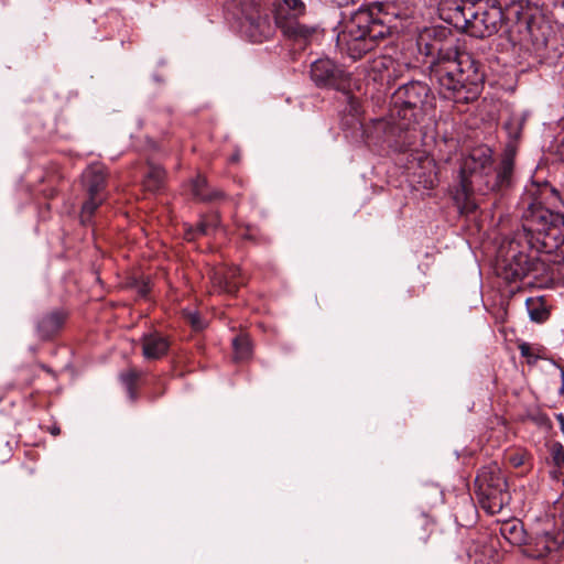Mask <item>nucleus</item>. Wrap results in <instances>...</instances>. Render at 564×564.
Segmentation results:
<instances>
[{
    "label": "nucleus",
    "instance_id": "obj_1",
    "mask_svg": "<svg viewBox=\"0 0 564 564\" xmlns=\"http://www.w3.org/2000/svg\"><path fill=\"white\" fill-rule=\"evenodd\" d=\"M521 229L502 241L497 252L496 273L507 282H516L539 272L541 261L528 252L552 253L564 241V215L532 202L522 214Z\"/></svg>",
    "mask_w": 564,
    "mask_h": 564
},
{
    "label": "nucleus",
    "instance_id": "obj_2",
    "mask_svg": "<svg viewBox=\"0 0 564 564\" xmlns=\"http://www.w3.org/2000/svg\"><path fill=\"white\" fill-rule=\"evenodd\" d=\"M419 51L432 58L431 77L444 98L457 104L475 100L485 80L480 64L468 52L457 50L452 31L443 25L424 28L417 35Z\"/></svg>",
    "mask_w": 564,
    "mask_h": 564
},
{
    "label": "nucleus",
    "instance_id": "obj_3",
    "mask_svg": "<svg viewBox=\"0 0 564 564\" xmlns=\"http://www.w3.org/2000/svg\"><path fill=\"white\" fill-rule=\"evenodd\" d=\"M516 153V147L508 144L494 170L491 149L487 145L473 149L463 160L459 171V185L465 198L508 189L513 182Z\"/></svg>",
    "mask_w": 564,
    "mask_h": 564
},
{
    "label": "nucleus",
    "instance_id": "obj_4",
    "mask_svg": "<svg viewBox=\"0 0 564 564\" xmlns=\"http://www.w3.org/2000/svg\"><path fill=\"white\" fill-rule=\"evenodd\" d=\"M386 18L378 2L359 8L350 14L344 30L338 33L337 46L352 59L361 58L390 34Z\"/></svg>",
    "mask_w": 564,
    "mask_h": 564
},
{
    "label": "nucleus",
    "instance_id": "obj_5",
    "mask_svg": "<svg viewBox=\"0 0 564 564\" xmlns=\"http://www.w3.org/2000/svg\"><path fill=\"white\" fill-rule=\"evenodd\" d=\"M452 19L470 36L485 39L496 34L503 23V11L497 0H447Z\"/></svg>",
    "mask_w": 564,
    "mask_h": 564
},
{
    "label": "nucleus",
    "instance_id": "obj_6",
    "mask_svg": "<svg viewBox=\"0 0 564 564\" xmlns=\"http://www.w3.org/2000/svg\"><path fill=\"white\" fill-rule=\"evenodd\" d=\"M432 101L431 89L422 82L413 80L400 86L392 96L393 123L401 131L413 129L432 107Z\"/></svg>",
    "mask_w": 564,
    "mask_h": 564
},
{
    "label": "nucleus",
    "instance_id": "obj_7",
    "mask_svg": "<svg viewBox=\"0 0 564 564\" xmlns=\"http://www.w3.org/2000/svg\"><path fill=\"white\" fill-rule=\"evenodd\" d=\"M475 494L489 514L499 513L511 500L505 474L497 463L482 467L475 479Z\"/></svg>",
    "mask_w": 564,
    "mask_h": 564
},
{
    "label": "nucleus",
    "instance_id": "obj_8",
    "mask_svg": "<svg viewBox=\"0 0 564 564\" xmlns=\"http://www.w3.org/2000/svg\"><path fill=\"white\" fill-rule=\"evenodd\" d=\"M83 187L87 198L80 210V221L88 225L97 208L106 200V173L102 165L93 164L82 174Z\"/></svg>",
    "mask_w": 564,
    "mask_h": 564
},
{
    "label": "nucleus",
    "instance_id": "obj_9",
    "mask_svg": "<svg viewBox=\"0 0 564 564\" xmlns=\"http://www.w3.org/2000/svg\"><path fill=\"white\" fill-rule=\"evenodd\" d=\"M285 8L290 19H296L305 12L303 0H284ZM286 19L288 17L284 14V48L288 47L293 56L307 47L314 30L297 22L286 21Z\"/></svg>",
    "mask_w": 564,
    "mask_h": 564
},
{
    "label": "nucleus",
    "instance_id": "obj_10",
    "mask_svg": "<svg viewBox=\"0 0 564 564\" xmlns=\"http://www.w3.org/2000/svg\"><path fill=\"white\" fill-rule=\"evenodd\" d=\"M311 78L319 87L346 91L350 77L340 66L329 58H319L311 65Z\"/></svg>",
    "mask_w": 564,
    "mask_h": 564
},
{
    "label": "nucleus",
    "instance_id": "obj_11",
    "mask_svg": "<svg viewBox=\"0 0 564 564\" xmlns=\"http://www.w3.org/2000/svg\"><path fill=\"white\" fill-rule=\"evenodd\" d=\"M564 545V521L553 530L535 533L525 542L523 553L532 558H541Z\"/></svg>",
    "mask_w": 564,
    "mask_h": 564
},
{
    "label": "nucleus",
    "instance_id": "obj_12",
    "mask_svg": "<svg viewBox=\"0 0 564 564\" xmlns=\"http://www.w3.org/2000/svg\"><path fill=\"white\" fill-rule=\"evenodd\" d=\"M243 32L252 42H262L274 34V26L268 15L259 12L247 15L242 22Z\"/></svg>",
    "mask_w": 564,
    "mask_h": 564
},
{
    "label": "nucleus",
    "instance_id": "obj_13",
    "mask_svg": "<svg viewBox=\"0 0 564 564\" xmlns=\"http://www.w3.org/2000/svg\"><path fill=\"white\" fill-rule=\"evenodd\" d=\"M210 280L215 291L226 294H235L243 284L240 269L237 267L216 270L213 272Z\"/></svg>",
    "mask_w": 564,
    "mask_h": 564
},
{
    "label": "nucleus",
    "instance_id": "obj_14",
    "mask_svg": "<svg viewBox=\"0 0 564 564\" xmlns=\"http://www.w3.org/2000/svg\"><path fill=\"white\" fill-rule=\"evenodd\" d=\"M141 345L142 356L147 360L161 359L170 349V341L167 337L158 332L144 334L141 338Z\"/></svg>",
    "mask_w": 564,
    "mask_h": 564
},
{
    "label": "nucleus",
    "instance_id": "obj_15",
    "mask_svg": "<svg viewBox=\"0 0 564 564\" xmlns=\"http://www.w3.org/2000/svg\"><path fill=\"white\" fill-rule=\"evenodd\" d=\"M66 314L62 311H53L41 317L37 323V332L41 338L53 337L64 325Z\"/></svg>",
    "mask_w": 564,
    "mask_h": 564
},
{
    "label": "nucleus",
    "instance_id": "obj_16",
    "mask_svg": "<svg viewBox=\"0 0 564 564\" xmlns=\"http://www.w3.org/2000/svg\"><path fill=\"white\" fill-rule=\"evenodd\" d=\"M501 535L513 545H524L527 533L523 524L519 521H507L500 527Z\"/></svg>",
    "mask_w": 564,
    "mask_h": 564
},
{
    "label": "nucleus",
    "instance_id": "obj_17",
    "mask_svg": "<svg viewBox=\"0 0 564 564\" xmlns=\"http://www.w3.org/2000/svg\"><path fill=\"white\" fill-rule=\"evenodd\" d=\"M525 306L533 322L541 323L549 318L550 312L542 296L527 299Z\"/></svg>",
    "mask_w": 564,
    "mask_h": 564
},
{
    "label": "nucleus",
    "instance_id": "obj_18",
    "mask_svg": "<svg viewBox=\"0 0 564 564\" xmlns=\"http://www.w3.org/2000/svg\"><path fill=\"white\" fill-rule=\"evenodd\" d=\"M165 172L161 166L149 164V171L144 177L143 186L149 192L159 191L164 183Z\"/></svg>",
    "mask_w": 564,
    "mask_h": 564
},
{
    "label": "nucleus",
    "instance_id": "obj_19",
    "mask_svg": "<svg viewBox=\"0 0 564 564\" xmlns=\"http://www.w3.org/2000/svg\"><path fill=\"white\" fill-rule=\"evenodd\" d=\"M234 358L237 361H243L250 358L252 346L247 334H239L232 339Z\"/></svg>",
    "mask_w": 564,
    "mask_h": 564
},
{
    "label": "nucleus",
    "instance_id": "obj_20",
    "mask_svg": "<svg viewBox=\"0 0 564 564\" xmlns=\"http://www.w3.org/2000/svg\"><path fill=\"white\" fill-rule=\"evenodd\" d=\"M434 523L427 517H421L413 525V535L414 538L425 544L433 531Z\"/></svg>",
    "mask_w": 564,
    "mask_h": 564
},
{
    "label": "nucleus",
    "instance_id": "obj_21",
    "mask_svg": "<svg viewBox=\"0 0 564 564\" xmlns=\"http://www.w3.org/2000/svg\"><path fill=\"white\" fill-rule=\"evenodd\" d=\"M549 454L551 463L558 470L560 474L564 473V446L560 442H554L549 445Z\"/></svg>",
    "mask_w": 564,
    "mask_h": 564
},
{
    "label": "nucleus",
    "instance_id": "obj_22",
    "mask_svg": "<svg viewBox=\"0 0 564 564\" xmlns=\"http://www.w3.org/2000/svg\"><path fill=\"white\" fill-rule=\"evenodd\" d=\"M141 376L142 372L135 368H129L120 373V379L128 389L131 398H134L135 384Z\"/></svg>",
    "mask_w": 564,
    "mask_h": 564
},
{
    "label": "nucleus",
    "instance_id": "obj_23",
    "mask_svg": "<svg viewBox=\"0 0 564 564\" xmlns=\"http://www.w3.org/2000/svg\"><path fill=\"white\" fill-rule=\"evenodd\" d=\"M205 187L206 180L204 177L198 176L193 183V195L200 200H212L218 196L217 193L207 194Z\"/></svg>",
    "mask_w": 564,
    "mask_h": 564
},
{
    "label": "nucleus",
    "instance_id": "obj_24",
    "mask_svg": "<svg viewBox=\"0 0 564 564\" xmlns=\"http://www.w3.org/2000/svg\"><path fill=\"white\" fill-rule=\"evenodd\" d=\"M209 232V224L205 218H202L195 227L186 229L184 236L187 241H193L199 236L207 235Z\"/></svg>",
    "mask_w": 564,
    "mask_h": 564
},
{
    "label": "nucleus",
    "instance_id": "obj_25",
    "mask_svg": "<svg viewBox=\"0 0 564 564\" xmlns=\"http://www.w3.org/2000/svg\"><path fill=\"white\" fill-rule=\"evenodd\" d=\"M238 235L242 240L250 241L252 243H258L260 241L258 228L250 225L238 226Z\"/></svg>",
    "mask_w": 564,
    "mask_h": 564
},
{
    "label": "nucleus",
    "instance_id": "obj_26",
    "mask_svg": "<svg viewBox=\"0 0 564 564\" xmlns=\"http://www.w3.org/2000/svg\"><path fill=\"white\" fill-rule=\"evenodd\" d=\"M520 354L522 357L528 359V362H534L539 358L540 347H534L529 343L522 341L518 345Z\"/></svg>",
    "mask_w": 564,
    "mask_h": 564
},
{
    "label": "nucleus",
    "instance_id": "obj_27",
    "mask_svg": "<svg viewBox=\"0 0 564 564\" xmlns=\"http://www.w3.org/2000/svg\"><path fill=\"white\" fill-rule=\"evenodd\" d=\"M382 66L387 69L388 80L397 78L395 70H397V66H400L399 64H397L392 59H387V61L382 62Z\"/></svg>",
    "mask_w": 564,
    "mask_h": 564
},
{
    "label": "nucleus",
    "instance_id": "obj_28",
    "mask_svg": "<svg viewBox=\"0 0 564 564\" xmlns=\"http://www.w3.org/2000/svg\"><path fill=\"white\" fill-rule=\"evenodd\" d=\"M188 322L191 323V325L193 326V328L195 329H202L204 327V324L203 322L200 321V317L198 314L196 313H189L188 314Z\"/></svg>",
    "mask_w": 564,
    "mask_h": 564
},
{
    "label": "nucleus",
    "instance_id": "obj_29",
    "mask_svg": "<svg viewBox=\"0 0 564 564\" xmlns=\"http://www.w3.org/2000/svg\"><path fill=\"white\" fill-rule=\"evenodd\" d=\"M205 219L209 224V230L212 228L215 229V228H217L219 226L220 219H219V216L217 214L212 215L209 217H206Z\"/></svg>",
    "mask_w": 564,
    "mask_h": 564
},
{
    "label": "nucleus",
    "instance_id": "obj_30",
    "mask_svg": "<svg viewBox=\"0 0 564 564\" xmlns=\"http://www.w3.org/2000/svg\"><path fill=\"white\" fill-rule=\"evenodd\" d=\"M332 2H334L335 4H337L338 7H346L350 3H355L356 0H330Z\"/></svg>",
    "mask_w": 564,
    "mask_h": 564
},
{
    "label": "nucleus",
    "instance_id": "obj_31",
    "mask_svg": "<svg viewBox=\"0 0 564 564\" xmlns=\"http://www.w3.org/2000/svg\"><path fill=\"white\" fill-rule=\"evenodd\" d=\"M558 393L564 397V369H561V387Z\"/></svg>",
    "mask_w": 564,
    "mask_h": 564
},
{
    "label": "nucleus",
    "instance_id": "obj_32",
    "mask_svg": "<svg viewBox=\"0 0 564 564\" xmlns=\"http://www.w3.org/2000/svg\"><path fill=\"white\" fill-rule=\"evenodd\" d=\"M434 184H435V181H434V178H433V177H430L429 180H426V181L424 182V186H425V187H430V188L434 187Z\"/></svg>",
    "mask_w": 564,
    "mask_h": 564
},
{
    "label": "nucleus",
    "instance_id": "obj_33",
    "mask_svg": "<svg viewBox=\"0 0 564 564\" xmlns=\"http://www.w3.org/2000/svg\"><path fill=\"white\" fill-rule=\"evenodd\" d=\"M230 160L231 162H238L240 160V152L237 151L235 154H232Z\"/></svg>",
    "mask_w": 564,
    "mask_h": 564
},
{
    "label": "nucleus",
    "instance_id": "obj_34",
    "mask_svg": "<svg viewBox=\"0 0 564 564\" xmlns=\"http://www.w3.org/2000/svg\"><path fill=\"white\" fill-rule=\"evenodd\" d=\"M51 433H52L53 435H58V434L61 433V429H59V427H53V429L51 430Z\"/></svg>",
    "mask_w": 564,
    "mask_h": 564
},
{
    "label": "nucleus",
    "instance_id": "obj_35",
    "mask_svg": "<svg viewBox=\"0 0 564 564\" xmlns=\"http://www.w3.org/2000/svg\"><path fill=\"white\" fill-rule=\"evenodd\" d=\"M424 162H425L427 165H432V163H433V161H432L431 159H429V158H426Z\"/></svg>",
    "mask_w": 564,
    "mask_h": 564
}]
</instances>
